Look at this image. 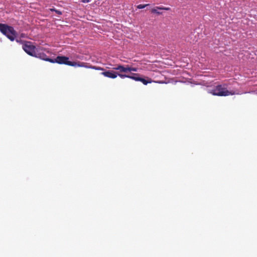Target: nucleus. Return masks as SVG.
I'll use <instances>...</instances> for the list:
<instances>
[{"label":"nucleus","mask_w":257,"mask_h":257,"mask_svg":"<svg viewBox=\"0 0 257 257\" xmlns=\"http://www.w3.org/2000/svg\"><path fill=\"white\" fill-rule=\"evenodd\" d=\"M149 4H146V5H139L137 6V8L139 9H144L147 6H149Z\"/></svg>","instance_id":"nucleus-10"},{"label":"nucleus","mask_w":257,"mask_h":257,"mask_svg":"<svg viewBox=\"0 0 257 257\" xmlns=\"http://www.w3.org/2000/svg\"><path fill=\"white\" fill-rule=\"evenodd\" d=\"M23 48L24 50L30 56L39 58L50 62H53L52 59L47 58L46 54L39 52L38 50L36 48L35 46L31 44L30 42L26 43L23 45Z\"/></svg>","instance_id":"nucleus-1"},{"label":"nucleus","mask_w":257,"mask_h":257,"mask_svg":"<svg viewBox=\"0 0 257 257\" xmlns=\"http://www.w3.org/2000/svg\"><path fill=\"white\" fill-rule=\"evenodd\" d=\"M82 3H87L89 2V0H81Z\"/></svg>","instance_id":"nucleus-11"},{"label":"nucleus","mask_w":257,"mask_h":257,"mask_svg":"<svg viewBox=\"0 0 257 257\" xmlns=\"http://www.w3.org/2000/svg\"><path fill=\"white\" fill-rule=\"evenodd\" d=\"M93 68L96 69V68L95 67H93ZM97 69H100L99 68H97Z\"/></svg>","instance_id":"nucleus-12"},{"label":"nucleus","mask_w":257,"mask_h":257,"mask_svg":"<svg viewBox=\"0 0 257 257\" xmlns=\"http://www.w3.org/2000/svg\"><path fill=\"white\" fill-rule=\"evenodd\" d=\"M139 81L142 82L145 85H147L148 83L151 82V81H147L146 79L141 77H140Z\"/></svg>","instance_id":"nucleus-9"},{"label":"nucleus","mask_w":257,"mask_h":257,"mask_svg":"<svg viewBox=\"0 0 257 257\" xmlns=\"http://www.w3.org/2000/svg\"><path fill=\"white\" fill-rule=\"evenodd\" d=\"M117 75H118L122 78L124 77H128L136 81H139L140 79V77H139V74H134L133 76H128L126 75L119 74L117 72L113 71V78L116 77Z\"/></svg>","instance_id":"nucleus-5"},{"label":"nucleus","mask_w":257,"mask_h":257,"mask_svg":"<svg viewBox=\"0 0 257 257\" xmlns=\"http://www.w3.org/2000/svg\"><path fill=\"white\" fill-rule=\"evenodd\" d=\"M170 9L169 8L157 7L154 9H152L151 10V12L152 13L157 14L158 15H161V14H162V12L159 11V10H164L168 11Z\"/></svg>","instance_id":"nucleus-7"},{"label":"nucleus","mask_w":257,"mask_h":257,"mask_svg":"<svg viewBox=\"0 0 257 257\" xmlns=\"http://www.w3.org/2000/svg\"><path fill=\"white\" fill-rule=\"evenodd\" d=\"M208 92L214 95L217 96H227L230 94H233L231 92L227 90L225 87L221 85H217L212 89H208Z\"/></svg>","instance_id":"nucleus-4"},{"label":"nucleus","mask_w":257,"mask_h":257,"mask_svg":"<svg viewBox=\"0 0 257 257\" xmlns=\"http://www.w3.org/2000/svg\"><path fill=\"white\" fill-rule=\"evenodd\" d=\"M105 76L108 77L109 78H112V72L110 71L103 72L102 73Z\"/></svg>","instance_id":"nucleus-8"},{"label":"nucleus","mask_w":257,"mask_h":257,"mask_svg":"<svg viewBox=\"0 0 257 257\" xmlns=\"http://www.w3.org/2000/svg\"><path fill=\"white\" fill-rule=\"evenodd\" d=\"M57 13H58V14H61V13H60V12H57Z\"/></svg>","instance_id":"nucleus-13"},{"label":"nucleus","mask_w":257,"mask_h":257,"mask_svg":"<svg viewBox=\"0 0 257 257\" xmlns=\"http://www.w3.org/2000/svg\"><path fill=\"white\" fill-rule=\"evenodd\" d=\"M113 69L119 70V72H126L127 71H137V69L136 68H132L130 67H124L121 66H117V67L113 66Z\"/></svg>","instance_id":"nucleus-6"},{"label":"nucleus","mask_w":257,"mask_h":257,"mask_svg":"<svg viewBox=\"0 0 257 257\" xmlns=\"http://www.w3.org/2000/svg\"><path fill=\"white\" fill-rule=\"evenodd\" d=\"M51 63H58L59 64H64L74 67H86L85 63L76 62H71L68 60V58L65 56H58L56 59H52Z\"/></svg>","instance_id":"nucleus-3"},{"label":"nucleus","mask_w":257,"mask_h":257,"mask_svg":"<svg viewBox=\"0 0 257 257\" xmlns=\"http://www.w3.org/2000/svg\"><path fill=\"white\" fill-rule=\"evenodd\" d=\"M0 31L11 41H14L18 35L14 28L7 24H0Z\"/></svg>","instance_id":"nucleus-2"}]
</instances>
